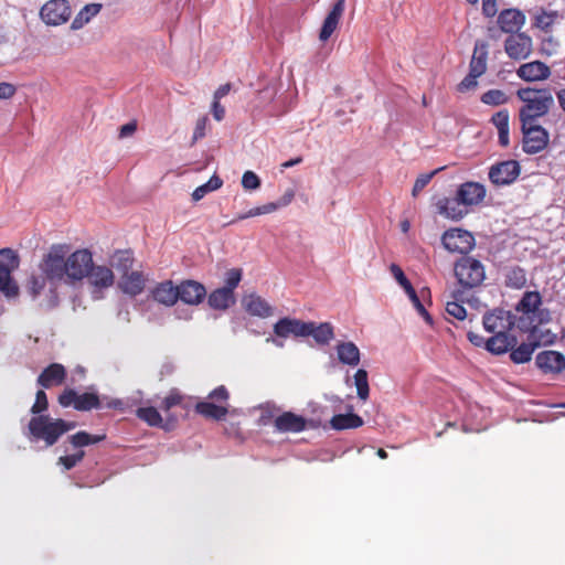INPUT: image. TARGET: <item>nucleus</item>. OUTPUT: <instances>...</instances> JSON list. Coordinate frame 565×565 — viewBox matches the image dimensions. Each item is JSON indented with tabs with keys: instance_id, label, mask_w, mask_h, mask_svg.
I'll use <instances>...</instances> for the list:
<instances>
[{
	"instance_id": "f257e3e1",
	"label": "nucleus",
	"mask_w": 565,
	"mask_h": 565,
	"mask_svg": "<svg viewBox=\"0 0 565 565\" xmlns=\"http://www.w3.org/2000/svg\"><path fill=\"white\" fill-rule=\"evenodd\" d=\"M92 266L93 254L88 248L71 252L68 244H53L39 264L41 275L30 278L29 290L36 297L47 282L53 289L58 285L75 286L86 278Z\"/></svg>"
},
{
	"instance_id": "f03ea898",
	"label": "nucleus",
	"mask_w": 565,
	"mask_h": 565,
	"mask_svg": "<svg viewBox=\"0 0 565 565\" xmlns=\"http://www.w3.org/2000/svg\"><path fill=\"white\" fill-rule=\"evenodd\" d=\"M191 406V397L183 395L178 388H172L162 399L160 408L166 413L167 419L163 420L161 414L156 407H139L136 415L151 427H160L166 431H170L178 423V416L171 413L174 407H181L188 412Z\"/></svg>"
},
{
	"instance_id": "7ed1b4c3",
	"label": "nucleus",
	"mask_w": 565,
	"mask_h": 565,
	"mask_svg": "<svg viewBox=\"0 0 565 565\" xmlns=\"http://www.w3.org/2000/svg\"><path fill=\"white\" fill-rule=\"evenodd\" d=\"M75 427V422L53 418L50 415L32 416L28 424L29 439L35 443L43 441L45 447H52Z\"/></svg>"
},
{
	"instance_id": "20e7f679",
	"label": "nucleus",
	"mask_w": 565,
	"mask_h": 565,
	"mask_svg": "<svg viewBox=\"0 0 565 565\" xmlns=\"http://www.w3.org/2000/svg\"><path fill=\"white\" fill-rule=\"evenodd\" d=\"M516 96L524 104L519 113L520 121H524V126L545 116L554 105V97L548 88H520Z\"/></svg>"
},
{
	"instance_id": "39448f33",
	"label": "nucleus",
	"mask_w": 565,
	"mask_h": 565,
	"mask_svg": "<svg viewBox=\"0 0 565 565\" xmlns=\"http://www.w3.org/2000/svg\"><path fill=\"white\" fill-rule=\"evenodd\" d=\"M58 404L62 407L73 406L78 412H88L99 409L102 407L121 409L122 402L120 399H109L106 404L95 393L85 392L78 394L73 388H65L58 396Z\"/></svg>"
},
{
	"instance_id": "423d86ee",
	"label": "nucleus",
	"mask_w": 565,
	"mask_h": 565,
	"mask_svg": "<svg viewBox=\"0 0 565 565\" xmlns=\"http://www.w3.org/2000/svg\"><path fill=\"white\" fill-rule=\"evenodd\" d=\"M564 20V12L552 10L544 7L536 8L531 13V28L544 34L542 45L544 50L552 51L557 46V41L553 38L556 25Z\"/></svg>"
},
{
	"instance_id": "0eeeda50",
	"label": "nucleus",
	"mask_w": 565,
	"mask_h": 565,
	"mask_svg": "<svg viewBox=\"0 0 565 565\" xmlns=\"http://www.w3.org/2000/svg\"><path fill=\"white\" fill-rule=\"evenodd\" d=\"M455 276L463 288L480 286L486 279V270L482 263L471 256H463L455 264Z\"/></svg>"
},
{
	"instance_id": "6e6552de",
	"label": "nucleus",
	"mask_w": 565,
	"mask_h": 565,
	"mask_svg": "<svg viewBox=\"0 0 565 565\" xmlns=\"http://www.w3.org/2000/svg\"><path fill=\"white\" fill-rule=\"evenodd\" d=\"M18 266L19 257L11 248L0 249V291L8 297L17 296L19 291L11 277Z\"/></svg>"
},
{
	"instance_id": "1a4fd4ad",
	"label": "nucleus",
	"mask_w": 565,
	"mask_h": 565,
	"mask_svg": "<svg viewBox=\"0 0 565 565\" xmlns=\"http://www.w3.org/2000/svg\"><path fill=\"white\" fill-rule=\"evenodd\" d=\"M523 132V151L529 154L537 153L546 148L548 145V132L535 121H530L524 126L521 121Z\"/></svg>"
},
{
	"instance_id": "9d476101",
	"label": "nucleus",
	"mask_w": 565,
	"mask_h": 565,
	"mask_svg": "<svg viewBox=\"0 0 565 565\" xmlns=\"http://www.w3.org/2000/svg\"><path fill=\"white\" fill-rule=\"evenodd\" d=\"M441 243L451 253L467 254L475 246V237L468 231L450 228L444 233Z\"/></svg>"
},
{
	"instance_id": "9b49d317",
	"label": "nucleus",
	"mask_w": 565,
	"mask_h": 565,
	"mask_svg": "<svg viewBox=\"0 0 565 565\" xmlns=\"http://www.w3.org/2000/svg\"><path fill=\"white\" fill-rule=\"evenodd\" d=\"M504 51L511 60H525L533 51V40L525 32L509 35L504 41Z\"/></svg>"
},
{
	"instance_id": "f8f14e48",
	"label": "nucleus",
	"mask_w": 565,
	"mask_h": 565,
	"mask_svg": "<svg viewBox=\"0 0 565 565\" xmlns=\"http://www.w3.org/2000/svg\"><path fill=\"white\" fill-rule=\"evenodd\" d=\"M482 324L489 333L511 332L515 324V317L507 310L494 309L482 318Z\"/></svg>"
},
{
	"instance_id": "ddd939ff",
	"label": "nucleus",
	"mask_w": 565,
	"mask_h": 565,
	"mask_svg": "<svg viewBox=\"0 0 565 565\" xmlns=\"http://www.w3.org/2000/svg\"><path fill=\"white\" fill-rule=\"evenodd\" d=\"M71 14V7L66 0H50L40 11L41 19L49 25L65 23Z\"/></svg>"
},
{
	"instance_id": "4468645a",
	"label": "nucleus",
	"mask_w": 565,
	"mask_h": 565,
	"mask_svg": "<svg viewBox=\"0 0 565 565\" xmlns=\"http://www.w3.org/2000/svg\"><path fill=\"white\" fill-rule=\"evenodd\" d=\"M521 167L518 161L507 160L490 168L489 179L494 185H509L518 179Z\"/></svg>"
},
{
	"instance_id": "2eb2a0df",
	"label": "nucleus",
	"mask_w": 565,
	"mask_h": 565,
	"mask_svg": "<svg viewBox=\"0 0 565 565\" xmlns=\"http://www.w3.org/2000/svg\"><path fill=\"white\" fill-rule=\"evenodd\" d=\"M526 17L523 11L516 8L503 9L498 14V26L499 29L509 35L521 32L524 26Z\"/></svg>"
},
{
	"instance_id": "dca6fc26",
	"label": "nucleus",
	"mask_w": 565,
	"mask_h": 565,
	"mask_svg": "<svg viewBox=\"0 0 565 565\" xmlns=\"http://www.w3.org/2000/svg\"><path fill=\"white\" fill-rule=\"evenodd\" d=\"M178 300L180 299L182 302L186 305H199L206 297V288L203 284L186 279L178 285Z\"/></svg>"
},
{
	"instance_id": "f3484780",
	"label": "nucleus",
	"mask_w": 565,
	"mask_h": 565,
	"mask_svg": "<svg viewBox=\"0 0 565 565\" xmlns=\"http://www.w3.org/2000/svg\"><path fill=\"white\" fill-rule=\"evenodd\" d=\"M345 10V0H337L323 20L319 32V40L326 42L338 29L340 20Z\"/></svg>"
},
{
	"instance_id": "a211bd4d",
	"label": "nucleus",
	"mask_w": 565,
	"mask_h": 565,
	"mask_svg": "<svg viewBox=\"0 0 565 565\" xmlns=\"http://www.w3.org/2000/svg\"><path fill=\"white\" fill-rule=\"evenodd\" d=\"M309 326L306 321L292 318H281L274 324V333L279 338H288L290 335L306 337L309 332Z\"/></svg>"
},
{
	"instance_id": "6ab92c4d",
	"label": "nucleus",
	"mask_w": 565,
	"mask_h": 565,
	"mask_svg": "<svg viewBox=\"0 0 565 565\" xmlns=\"http://www.w3.org/2000/svg\"><path fill=\"white\" fill-rule=\"evenodd\" d=\"M535 363L544 373H561L565 370V355L558 351H542L536 355Z\"/></svg>"
},
{
	"instance_id": "aec40b11",
	"label": "nucleus",
	"mask_w": 565,
	"mask_h": 565,
	"mask_svg": "<svg viewBox=\"0 0 565 565\" xmlns=\"http://www.w3.org/2000/svg\"><path fill=\"white\" fill-rule=\"evenodd\" d=\"M486 188L479 182H465L458 190V200L463 203V206L478 205L486 198Z\"/></svg>"
},
{
	"instance_id": "412c9836",
	"label": "nucleus",
	"mask_w": 565,
	"mask_h": 565,
	"mask_svg": "<svg viewBox=\"0 0 565 565\" xmlns=\"http://www.w3.org/2000/svg\"><path fill=\"white\" fill-rule=\"evenodd\" d=\"M516 75L525 82L545 81L551 76V68L542 61H533L520 65Z\"/></svg>"
},
{
	"instance_id": "4be33fe9",
	"label": "nucleus",
	"mask_w": 565,
	"mask_h": 565,
	"mask_svg": "<svg viewBox=\"0 0 565 565\" xmlns=\"http://www.w3.org/2000/svg\"><path fill=\"white\" fill-rule=\"evenodd\" d=\"M274 426L278 433H300L307 427V419L292 412H284L274 420Z\"/></svg>"
},
{
	"instance_id": "5701e85b",
	"label": "nucleus",
	"mask_w": 565,
	"mask_h": 565,
	"mask_svg": "<svg viewBox=\"0 0 565 565\" xmlns=\"http://www.w3.org/2000/svg\"><path fill=\"white\" fill-rule=\"evenodd\" d=\"M295 193L292 190L287 191L278 202H270L267 204H264L262 206H256L250 209L249 211L238 214L233 221H231L228 224H232L236 221H242L248 217H254L263 214H269L275 212L277 209L287 206L291 201L294 200Z\"/></svg>"
},
{
	"instance_id": "b1692460",
	"label": "nucleus",
	"mask_w": 565,
	"mask_h": 565,
	"mask_svg": "<svg viewBox=\"0 0 565 565\" xmlns=\"http://www.w3.org/2000/svg\"><path fill=\"white\" fill-rule=\"evenodd\" d=\"M66 379V369L60 363H52L46 366L39 375L36 383L42 388H51L64 383Z\"/></svg>"
},
{
	"instance_id": "393cba45",
	"label": "nucleus",
	"mask_w": 565,
	"mask_h": 565,
	"mask_svg": "<svg viewBox=\"0 0 565 565\" xmlns=\"http://www.w3.org/2000/svg\"><path fill=\"white\" fill-rule=\"evenodd\" d=\"M436 206L440 215L452 221H459L468 213L467 207L458 200L457 194L455 198H443L438 200Z\"/></svg>"
},
{
	"instance_id": "a878e982",
	"label": "nucleus",
	"mask_w": 565,
	"mask_h": 565,
	"mask_svg": "<svg viewBox=\"0 0 565 565\" xmlns=\"http://www.w3.org/2000/svg\"><path fill=\"white\" fill-rule=\"evenodd\" d=\"M86 278L89 285L98 290L111 287L115 281L114 273L109 267L94 263Z\"/></svg>"
},
{
	"instance_id": "bb28decb",
	"label": "nucleus",
	"mask_w": 565,
	"mask_h": 565,
	"mask_svg": "<svg viewBox=\"0 0 565 565\" xmlns=\"http://www.w3.org/2000/svg\"><path fill=\"white\" fill-rule=\"evenodd\" d=\"M178 286H174L171 280L161 281L151 290L153 300L167 307H171L178 301Z\"/></svg>"
},
{
	"instance_id": "cd10ccee",
	"label": "nucleus",
	"mask_w": 565,
	"mask_h": 565,
	"mask_svg": "<svg viewBox=\"0 0 565 565\" xmlns=\"http://www.w3.org/2000/svg\"><path fill=\"white\" fill-rule=\"evenodd\" d=\"M518 343L515 335L511 332L494 333L486 342V349L494 354H503Z\"/></svg>"
},
{
	"instance_id": "c85d7f7f",
	"label": "nucleus",
	"mask_w": 565,
	"mask_h": 565,
	"mask_svg": "<svg viewBox=\"0 0 565 565\" xmlns=\"http://www.w3.org/2000/svg\"><path fill=\"white\" fill-rule=\"evenodd\" d=\"M146 281L147 278L141 271L131 270L120 277L119 287L125 294L135 297L143 291Z\"/></svg>"
},
{
	"instance_id": "c756f323",
	"label": "nucleus",
	"mask_w": 565,
	"mask_h": 565,
	"mask_svg": "<svg viewBox=\"0 0 565 565\" xmlns=\"http://www.w3.org/2000/svg\"><path fill=\"white\" fill-rule=\"evenodd\" d=\"M309 332L306 337H312L317 344L327 345L334 338V329L330 322H321L317 324L313 321H308Z\"/></svg>"
},
{
	"instance_id": "7c9ffc66",
	"label": "nucleus",
	"mask_w": 565,
	"mask_h": 565,
	"mask_svg": "<svg viewBox=\"0 0 565 565\" xmlns=\"http://www.w3.org/2000/svg\"><path fill=\"white\" fill-rule=\"evenodd\" d=\"M243 303L245 310L252 316L267 318L273 313V308L270 305L256 294L246 296L243 300Z\"/></svg>"
},
{
	"instance_id": "2f4dec72",
	"label": "nucleus",
	"mask_w": 565,
	"mask_h": 565,
	"mask_svg": "<svg viewBox=\"0 0 565 565\" xmlns=\"http://www.w3.org/2000/svg\"><path fill=\"white\" fill-rule=\"evenodd\" d=\"M195 412L207 419L222 420L228 413L227 406L214 402L200 401L194 406Z\"/></svg>"
},
{
	"instance_id": "473e14b6",
	"label": "nucleus",
	"mask_w": 565,
	"mask_h": 565,
	"mask_svg": "<svg viewBox=\"0 0 565 565\" xmlns=\"http://www.w3.org/2000/svg\"><path fill=\"white\" fill-rule=\"evenodd\" d=\"M488 44L486 42H477L473 54L469 64V72L481 76L487 71Z\"/></svg>"
},
{
	"instance_id": "72a5a7b5",
	"label": "nucleus",
	"mask_w": 565,
	"mask_h": 565,
	"mask_svg": "<svg viewBox=\"0 0 565 565\" xmlns=\"http://www.w3.org/2000/svg\"><path fill=\"white\" fill-rule=\"evenodd\" d=\"M236 301L235 294L221 287L213 290L207 297V303L212 309L226 310Z\"/></svg>"
},
{
	"instance_id": "f704fd0d",
	"label": "nucleus",
	"mask_w": 565,
	"mask_h": 565,
	"mask_svg": "<svg viewBox=\"0 0 565 565\" xmlns=\"http://www.w3.org/2000/svg\"><path fill=\"white\" fill-rule=\"evenodd\" d=\"M551 321V312L548 309H537L535 315L531 317H520L518 321V328L525 332H534L540 324H544Z\"/></svg>"
},
{
	"instance_id": "c9c22d12",
	"label": "nucleus",
	"mask_w": 565,
	"mask_h": 565,
	"mask_svg": "<svg viewBox=\"0 0 565 565\" xmlns=\"http://www.w3.org/2000/svg\"><path fill=\"white\" fill-rule=\"evenodd\" d=\"M135 263L134 253L130 249H118L110 256V265L120 275H126L131 271Z\"/></svg>"
},
{
	"instance_id": "e433bc0d",
	"label": "nucleus",
	"mask_w": 565,
	"mask_h": 565,
	"mask_svg": "<svg viewBox=\"0 0 565 565\" xmlns=\"http://www.w3.org/2000/svg\"><path fill=\"white\" fill-rule=\"evenodd\" d=\"M541 305L542 297L539 291H525L515 309L523 315L522 317H531Z\"/></svg>"
},
{
	"instance_id": "4c0bfd02",
	"label": "nucleus",
	"mask_w": 565,
	"mask_h": 565,
	"mask_svg": "<svg viewBox=\"0 0 565 565\" xmlns=\"http://www.w3.org/2000/svg\"><path fill=\"white\" fill-rule=\"evenodd\" d=\"M337 354L338 359L342 364H347L350 366H356L360 363V350L359 348L351 341L349 342H340L337 345Z\"/></svg>"
},
{
	"instance_id": "58836bf2",
	"label": "nucleus",
	"mask_w": 565,
	"mask_h": 565,
	"mask_svg": "<svg viewBox=\"0 0 565 565\" xmlns=\"http://www.w3.org/2000/svg\"><path fill=\"white\" fill-rule=\"evenodd\" d=\"M330 425L335 430L352 429L361 427L363 419L361 416L353 413L338 414L331 418Z\"/></svg>"
},
{
	"instance_id": "ea45409f",
	"label": "nucleus",
	"mask_w": 565,
	"mask_h": 565,
	"mask_svg": "<svg viewBox=\"0 0 565 565\" xmlns=\"http://www.w3.org/2000/svg\"><path fill=\"white\" fill-rule=\"evenodd\" d=\"M106 439V435H92L85 430L77 431L74 435H71L67 438V441L74 447V448H83L89 445L97 444L99 441H103Z\"/></svg>"
},
{
	"instance_id": "a19ab883",
	"label": "nucleus",
	"mask_w": 565,
	"mask_h": 565,
	"mask_svg": "<svg viewBox=\"0 0 565 565\" xmlns=\"http://www.w3.org/2000/svg\"><path fill=\"white\" fill-rule=\"evenodd\" d=\"M539 344L540 341L534 340L533 342L522 343L516 348H512L510 359L518 364L529 362L532 358L535 347Z\"/></svg>"
},
{
	"instance_id": "79ce46f5",
	"label": "nucleus",
	"mask_w": 565,
	"mask_h": 565,
	"mask_svg": "<svg viewBox=\"0 0 565 565\" xmlns=\"http://www.w3.org/2000/svg\"><path fill=\"white\" fill-rule=\"evenodd\" d=\"M100 9H102V6L99 3L86 4L73 20L72 28L73 29L82 28L84 24L88 23L93 17L98 14Z\"/></svg>"
},
{
	"instance_id": "37998d69",
	"label": "nucleus",
	"mask_w": 565,
	"mask_h": 565,
	"mask_svg": "<svg viewBox=\"0 0 565 565\" xmlns=\"http://www.w3.org/2000/svg\"><path fill=\"white\" fill-rule=\"evenodd\" d=\"M505 285L515 289L523 288L526 285V271L520 266L509 268L505 275Z\"/></svg>"
},
{
	"instance_id": "c03bdc74",
	"label": "nucleus",
	"mask_w": 565,
	"mask_h": 565,
	"mask_svg": "<svg viewBox=\"0 0 565 565\" xmlns=\"http://www.w3.org/2000/svg\"><path fill=\"white\" fill-rule=\"evenodd\" d=\"M354 384L356 387L358 397L361 401H366L370 396V386L367 380V372L364 369H359L355 372Z\"/></svg>"
},
{
	"instance_id": "a18cd8bd",
	"label": "nucleus",
	"mask_w": 565,
	"mask_h": 565,
	"mask_svg": "<svg viewBox=\"0 0 565 565\" xmlns=\"http://www.w3.org/2000/svg\"><path fill=\"white\" fill-rule=\"evenodd\" d=\"M480 100L484 105L501 106L509 102V96L501 89H489L481 95Z\"/></svg>"
},
{
	"instance_id": "49530a36",
	"label": "nucleus",
	"mask_w": 565,
	"mask_h": 565,
	"mask_svg": "<svg viewBox=\"0 0 565 565\" xmlns=\"http://www.w3.org/2000/svg\"><path fill=\"white\" fill-rule=\"evenodd\" d=\"M49 408V401L46 393L44 390H39L35 394V402L32 405L30 412L33 414V416L44 415L43 413L46 412Z\"/></svg>"
},
{
	"instance_id": "de8ad7c7",
	"label": "nucleus",
	"mask_w": 565,
	"mask_h": 565,
	"mask_svg": "<svg viewBox=\"0 0 565 565\" xmlns=\"http://www.w3.org/2000/svg\"><path fill=\"white\" fill-rule=\"evenodd\" d=\"M85 457L84 450H78L75 454L72 455H65L61 456L57 459V465L63 466L65 470L73 469L76 465H78Z\"/></svg>"
},
{
	"instance_id": "09e8293b",
	"label": "nucleus",
	"mask_w": 565,
	"mask_h": 565,
	"mask_svg": "<svg viewBox=\"0 0 565 565\" xmlns=\"http://www.w3.org/2000/svg\"><path fill=\"white\" fill-rule=\"evenodd\" d=\"M242 269L239 268H232L230 270L226 271L225 274V279H224V282H225V286H223V288L227 289L228 291H232L234 292V290L236 289V287L239 285L241 280H242Z\"/></svg>"
},
{
	"instance_id": "8fccbe9b",
	"label": "nucleus",
	"mask_w": 565,
	"mask_h": 565,
	"mask_svg": "<svg viewBox=\"0 0 565 565\" xmlns=\"http://www.w3.org/2000/svg\"><path fill=\"white\" fill-rule=\"evenodd\" d=\"M207 398L218 403V405H227V401L230 398V393L227 388L224 385H220L216 388H214L210 394L207 395Z\"/></svg>"
},
{
	"instance_id": "3c124183",
	"label": "nucleus",
	"mask_w": 565,
	"mask_h": 565,
	"mask_svg": "<svg viewBox=\"0 0 565 565\" xmlns=\"http://www.w3.org/2000/svg\"><path fill=\"white\" fill-rule=\"evenodd\" d=\"M439 171V169L435 170V171H431L429 173H423L420 174L416 180H415V183H414V186H413V190H412V195L413 196H417L423 190L424 188L430 182V180L433 179V177Z\"/></svg>"
},
{
	"instance_id": "603ef678",
	"label": "nucleus",
	"mask_w": 565,
	"mask_h": 565,
	"mask_svg": "<svg viewBox=\"0 0 565 565\" xmlns=\"http://www.w3.org/2000/svg\"><path fill=\"white\" fill-rule=\"evenodd\" d=\"M446 311L448 315L452 316L458 320H463L467 317V311L465 307L458 301L447 302Z\"/></svg>"
},
{
	"instance_id": "864d4df0",
	"label": "nucleus",
	"mask_w": 565,
	"mask_h": 565,
	"mask_svg": "<svg viewBox=\"0 0 565 565\" xmlns=\"http://www.w3.org/2000/svg\"><path fill=\"white\" fill-rule=\"evenodd\" d=\"M510 115L507 109L500 110L492 115L491 122L499 129L509 128Z\"/></svg>"
},
{
	"instance_id": "5fc2aeb1",
	"label": "nucleus",
	"mask_w": 565,
	"mask_h": 565,
	"mask_svg": "<svg viewBox=\"0 0 565 565\" xmlns=\"http://www.w3.org/2000/svg\"><path fill=\"white\" fill-rule=\"evenodd\" d=\"M242 185L245 190H256L260 186V180L253 171H246L242 177Z\"/></svg>"
},
{
	"instance_id": "6e6d98bb",
	"label": "nucleus",
	"mask_w": 565,
	"mask_h": 565,
	"mask_svg": "<svg viewBox=\"0 0 565 565\" xmlns=\"http://www.w3.org/2000/svg\"><path fill=\"white\" fill-rule=\"evenodd\" d=\"M207 121H209L207 116H202L196 120L195 128L193 131V137H192V143H195L198 140L205 137Z\"/></svg>"
},
{
	"instance_id": "4d7b16f0",
	"label": "nucleus",
	"mask_w": 565,
	"mask_h": 565,
	"mask_svg": "<svg viewBox=\"0 0 565 565\" xmlns=\"http://www.w3.org/2000/svg\"><path fill=\"white\" fill-rule=\"evenodd\" d=\"M479 76L469 72L468 75L458 84L457 89L461 93L472 90L477 87Z\"/></svg>"
},
{
	"instance_id": "13d9d810",
	"label": "nucleus",
	"mask_w": 565,
	"mask_h": 565,
	"mask_svg": "<svg viewBox=\"0 0 565 565\" xmlns=\"http://www.w3.org/2000/svg\"><path fill=\"white\" fill-rule=\"evenodd\" d=\"M390 271L402 287L411 282L397 264H392L390 266Z\"/></svg>"
},
{
	"instance_id": "bf43d9fd",
	"label": "nucleus",
	"mask_w": 565,
	"mask_h": 565,
	"mask_svg": "<svg viewBox=\"0 0 565 565\" xmlns=\"http://www.w3.org/2000/svg\"><path fill=\"white\" fill-rule=\"evenodd\" d=\"M17 93V87L8 82L0 83V99H10Z\"/></svg>"
},
{
	"instance_id": "052dcab7",
	"label": "nucleus",
	"mask_w": 565,
	"mask_h": 565,
	"mask_svg": "<svg viewBox=\"0 0 565 565\" xmlns=\"http://www.w3.org/2000/svg\"><path fill=\"white\" fill-rule=\"evenodd\" d=\"M482 13L487 18H493L498 13L497 0H482Z\"/></svg>"
},
{
	"instance_id": "680f3d73",
	"label": "nucleus",
	"mask_w": 565,
	"mask_h": 565,
	"mask_svg": "<svg viewBox=\"0 0 565 565\" xmlns=\"http://www.w3.org/2000/svg\"><path fill=\"white\" fill-rule=\"evenodd\" d=\"M414 307L416 308V310L418 311V313L425 319V321L428 323V324H431L433 323V318L428 313V311L425 309L424 305L422 303L419 297L415 300H412Z\"/></svg>"
},
{
	"instance_id": "e2e57ef3",
	"label": "nucleus",
	"mask_w": 565,
	"mask_h": 565,
	"mask_svg": "<svg viewBox=\"0 0 565 565\" xmlns=\"http://www.w3.org/2000/svg\"><path fill=\"white\" fill-rule=\"evenodd\" d=\"M212 114L215 120L221 121L225 117V108L218 100L212 103Z\"/></svg>"
},
{
	"instance_id": "0e129e2a",
	"label": "nucleus",
	"mask_w": 565,
	"mask_h": 565,
	"mask_svg": "<svg viewBox=\"0 0 565 565\" xmlns=\"http://www.w3.org/2000/svg\"><path fill=\"white\" fill-rule=\"evenodd\" d=\"M137 130L136 121H130L120 127L119 137L125 138L131 136Z\"/></svg>"
},
{
	"instance_id": "69168bd1",
	"label": "nucleus",
	"mask_w": 565,
	"mask_h": 565,
	"mask_svg": "<svg viewBox=\"0 0 565 565\" xmlns=\"http://www.w3.org/2000/svg\"><path fill=\"white\" fill-rule=\"evenodd\" d=\"M210 192H211L210 188L207 186L206 183H204V184L198 186L193 191L192 199H193V201L198 202V201L202 200Z\"/></svg>"
},
{
	"instance_id": "338daca9",
	"label": "nucleus",
	"mask_w": 565,
	"mask_h": 565,
	"mask_svg": "<svg viewBox=\"0 0 565 565\" xmlns=\"http://www.w3.org/2000/svg\"><path fill=\"white\" fill-rule=\"evenodd\" d=\"M468 340L476 347H486L487 340H484L483 337L479 335L478 333H475L472 331H469L467 333Z\"/></svg>"
},
{
	"instance_id": "774afa93",
	"label": "nucleus",
	"mask_w": 565,
	"mask_h": 565,
	"mask_svg": "<svg viewBox=\"0 0 565 565\" xmlns=\"http://www.w3.org/2000/svg\"><path fill=\"white\" fill-rule=\"evenodd\" d=\"M231 90V84L226 83L221 85L214 93V100H221L223 97H225Z\"/></svg>"
}]
</instances>
